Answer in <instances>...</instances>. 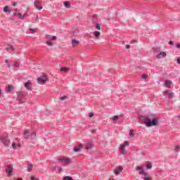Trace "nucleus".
<instances>
[{"instance_id": "20e7f679", "label": "nucleus", "mask_w": 180, "mask_h": 180, "mask_svg": "<svg viewBox=\"0 0 180 180\" xmlns=\"http://www.w3.org/2000/svg\"><path fill=\"white\" fill-rule=\"evenodd\" d=\"M25 139H34L36 137V132H29V131H25L23 133Z\"/></svg>"}, {"instance_id": "4d7b16f0", "label": "nucleus", "mask_w": 180, "mask_h": 180, "mask_svg": "<svg viewBox=\"0 0 180 180\" xmlns=\"http://www.w3.org/2000/svg\"><path fill=\"white\" fill-rule=\"evenodd\" d=\"M13 6H16V3H14V4H13Z\"/></svg>"}, {"instance_id": "a19ab883", "label": "nucleus", "mask_w": 180, "mask_h": 180, "mask_svg": "<svg viewBox=\"0 0 180 180\" xmlns=\"http://www.w3.org/2000/svg\"><path fill=\"white\" fill-rule=\"evenodd\" d=\"M60 99L61 101H64V99H67V96H62L60 97Z\"/></svg>"}, {"instance_id": "39448f33", "label": "nucleus", "mask_w": 180, "mask_h": 180, "mask_svg": "<svg viewBox=\"0 0 180 180\" xmlns=\"http://www.w3.org/2000/svg\"><path fill=\"white\" fill-rule=\"evenodd\" d=\"M0 140L6 147H9V143L11 141L8 139V136H1L0 137Z\"/></svg>"}, {"instance_id": "052dcab7", "label": "nucleus", "mask_w": 180, "mask_h": 180, "mask_svg": "<svg viewBox=\"0 0 180 180\" xmlns=\"http://www.w3.org/2000/svg\"><path fill=\"white\" fill-rule=\"evenodd\" d=\"M37 19L39 18V15H37Z\"/></svg>"}, {"instance_id": "13d9d810", "label": "nucleus", "mask_w": 180, "mask_h": 180, "mask_svg": "<svg viewBox=\"0 0 180 180\" xmlns=\"http://www.w3.org/2000/svg\"><path fill=\"white\" fill-rule=\"evenodd\" d=\"M2 95V91L0 89V96Z\"/></svg>"}, {"instance_id": "f8f14e48", "label": "nucleus", "mask_w": 180, "mask_h": 180, "mask_svg": "<svg viewBox=\"0 0 180 180\" xmlns=\"http://www.w3.org/2000/svg\"><path fill=\"white\" fill-rule=\"evenodd\" d=\"M92 148H94V142L90 141L86 145V150H92Z\"/></svg>"}, {"instance_id": "f03ea898", "label": "nucleus", "mask_w": 180, "mask_h": 180, "mask_svg": "<svg viewBox=\"0 0 180 180\" xmlns=\"http://www.w3.org/2000/svg\"><path fill=\"white\" fill-rule=\"evenodd\" d=\"M144 123L147 127H151V126H157L158 124V119L153 118V120L146 118L144 120Z\"/></svg>"}, {"instance_id": "4be33fe9", "label": "nucleus", "mask_w": 180, "mask_h": 180, "mask_svg": "<svg viewBox=\"0 0 180 180\" xmlns=\"http://www.w3.org/2000/svg\"><path fill=\"white\" fill-rule=\"evenodd\" d=\"M122 171H123V167H119L117 170H115V174L116 175H119V174H120V172H122Z\"/></svg>"}, {"instance_id": "c03bdc74", "label": "nucleus", "mask_w": 180, "mask_h": 180, "mask_svg": "<svg viewBox=\"0 0 180 180\" xmlns=\"http://www.w3.org/2000/svg\"><path fill=\"white\" fill-rule=\"evenodd\" d=\"M14 67H15V68H19V65L17 64V63H15V64L14 65Z\"/></svg>"}, {"instance_id": "bb28decb", "label": "nucleus", "mask_w": 180, "mask_h": 180, "mask_svg": "<svg viewBox=\"0 0 180 180\" xmlns=\"http://www.w3.org/2000/svg\"><path fill=\"white\" fill-rule=\"evenodd\" d=\"M37 5H40V1H39V0H35L34 1V8H37Z\"/></svg>"}, {"instance_id": "864d4df0", "label": "nucleus", "mask_w": 180, "mask_h": 180, "mask_svg": "<svg viewBox=\"0 0 180 180\" xmlns=\"http://www.w3.org/2000/svg\"><path fill=\"white\" fill-rule=\"evenodd\" d=\"M142 78H143V79H145V78H146V75H142Z\"/></svg>"}, {"instance_id": "c85d7f7f", "label": "nucleus", "mask_w": 180, "mask_h": 180, "mask_svg": "<svg viewBox=\"0 0 180 180\" xmlns=\"http://www.w3.org/2000/svg\"><path fill=\"white\" fill-rule=\"evenodd\" d=\"M174 151L176 153H179V151H180V146H176L175 148H174Z\"/></svg>"}, {"instance_id": "37998d69", "label": "nucleus", "mask_w": 180, "mask_h": 180, "mask_svg": "<svg viewBox=\"0 0 180 180\" xmlns=\"http://www.w3.org/2000/svg\"><path fill=\"white\" fill-rule=\"evenodd\" d=\"M31 180H39V179L34 177V176H32L31 177Z\"/></svg>"}, {"instance_id": "bf43d9fd", "label": "nucleus", "mask_w": 180, "mask_h": 180, "mask_svg": "<svg viewBox=\"0 0 180 180\" xmlns=\"http://www.w3.org/2000/svg\"><path fill=\"white\" fill-rule=\"evenodd\" d=\"M177 117H179V119L180 120V114L177 116Z\"/></svg>"}, {"instance_id": "412c9836", "label": "nucleus", "mask_w": 180, "mask_h": 180, "mask_svg": "<svg viewBox=\"0 0 180 180\" xmlns=\"http://www.w3.org/2000/svg\"><path fill=\"white\" fill-rule=\"evenodd\" d=\"M94 35L95 39H99V37H101V32H99L98 31H94Z\"/></svg>"}, {"instance_id": "7c9ffc66", "label": "nucleus", "mask_w": 180, "mask_h": 180, "mask_svg": "<svg viewBox=\"0 0 180 180\" xmlns=\"http://www.w3.org/2000/svg\"><path fill=\"white\" fill-rule=\"evenodd\" d=\"M63 180H72V177L70 176H65V177H63Z\"/></svg>"}, {"instance_id": "8fccbe9b", "label": "nucleus", "mask_w": 180, "mask_h": 180, "mask_svg": "<svg viewBox=\"0 0 180 180\" xmlns=\"http://www.w3.org/2000/svg\"><path fill=\"white\" fill-rule=\"evenodd\" d=\"M134 43H136L135 40L131 41V44H134Z\"/></svg>"}, {"instance_id": "58836bf2", "label": "nucleus", "mask_w": 180, "mask_h": 180, "mask_svg": "<svg viewBox=\"0 0 180 180\" xmlns=\"http://www.w3.org/2000/svg\"><path fill=\"white\" fill-rule=\"evenodd\" d=\"M37 9H38V11H41V9H43V6H39V7H38V6H37V7H35Z\"/></svg>"}, {"instance_id": "5701e85b", "label": "nucleus", "mask_w": 180, "mask_h": 180, "mask_svg": "<svg viewBox=\"0 0 180 180\" xmlns=\"http://www.w3.org/2000/svg\"><path fill=\"white\" fill-rule=\"evenodd\" d=\"M4 12L5 13H11V9L9 8V6H6L4 8Z\"/></svg>"}, {"instance_id": "09e8293b", "label": "nucleus", "mask_w": 180, "mask_h": 180, "mask_svg": "<svg viewBox=\"0 0 180 180\" xmlns=\"http://www.w3.org/2000/svg\"><path fill=\"white\" fill-rule=\"evenodd\" d=\"M58 171H63V168H61V167H58Z\"/></svg>"}, {"instance_id": "7ed1b4c3", "label": "nucleus", "mask_w": 180, "mask_h": 180, "mask_svg": "<svg viewBox=\"0 0 180 180\" xmlns=\"http://www.w3.org/2000/svg\"><path fill=\"white\" fill-rule=\"evenodd\" d=\"M59 162L63 164V165H70L72 162V160L70 158L63 157L59 159Z\"/></svg>"}, {"instance_id": "1a4fd4ad", "label": "nucleus", "mask_w": 180, "mask_h": 180, "mask_svg": "<svg viewBox=\"0 0 180 180\" xmlns=\"http://www.w3.org/2000/svg\"><path fill=\"white\" fill-rule=\"evenodd\" d=\"M5 50H6V51L8 53H12V51H15V48L13 45L8 44L5 46Z\"/></svg>"}, {"instance_id": "680f3d73", "label": "nucleus", "mask_w": 180, "mask_h": 180, "mask_svg": "<svg viewBox=\"0 0 180 180\" xmlns=\"http://www.w3.org/2000/svg\"><path fill=\"white\" fill-rule=\"evenodd\" d=\"M17 180H22V179H17Z\"/></svg>"}, {"instance_id": "3c124183", "label": "nucleus", "mask_w": 180, "mask_h": 180, "mask_svg": "<svg viewBox=\"0 0 180 180\" xmlns=\"http://www.w3.org/2000/svg\"><path fill=\"white\" fill-rule=\"evenodd\" d=\"M86 36H87L88 37H92L91 36V34H86Z\"/></svg>"}, {"instance_id": "e433bc0d", "label": "nucleus", "mask_w": 180, "mask_h": 180, "mask_svg": "<svg viewBox=\"0 0 180 180\" xmlns=\"http://www.w3.org/2000/svg\"><path fill=\"white\" fill-rule=\"evenodd\" d=\"M96 29H97V30H101V25H99V24H96Z\"/></svg>"}, {"instance_id": "a211bd4d", "label": "nucleus", "mask_w": 180, "mask_h": 180, "mask_svg": "<svg viewBox=\"0 0 180 180\" xmlns=\"http://www.w3.org/2000/svg\"><path fill=\"white\" fill-rule=\"evenodd\" d=\"M81 148H82V143H79L78 148H74L73 151L75 153H79V151H81Z\"/></svg>"}, {"instance_id": "9d476101", "label": "nucleus", "mask_w": 180, "mask_h": 180, "mask_svg": "<svg viewBox=\"0 0 180 180\" xmlns=\"http://www.w3.org/2000/svg\"><path fill=\"white\" fill-rule=\"evenodd\" d=\"M46 82H47V77L46 76H42L37 79L38 84H46Z\"/></svg>"}, {"instance_id": "4c0bfd02", "label": "nucleus", "mask_w": 180, "mask_h": 180, "mask_svg": "<svg viewBox=\"0 0 180 180\" xmlns=\"http://www.w3.org/2000/svg\"><path fill=\"white\" fill-rule=\"evenodd\" d=\"M94 112H90L89 114V117H94Z\"/></svg>"}, {"instance_id": "4468645a", "label": "nucleus", "mask_w": 180, "mask_h": 180, "mask_svg": "<svg viewBox=\"0 0 180 180\" xmlns=\"http://www.w3.org/2000/svg\"><path fill=\"white\" fill-rule=\"evenodd\" d=\"M24 96H25V93L23 91H20V92L18 93L17 99L18 101H22V99H23Z\"/></svg>"}, {"instance_id": "5fc2aeb1", "label": "nucleus", "mask_w": 180, "mask_h": 180, "mask_svg": "<svg viewBox=\"0 0 180 180\" xmlns=\"http://www.w3.org/2000/svg\"><path fill=\"white\" fill-rule=\"evenodd\" d=\"M127 49H130V45H127Z\"/></svg>"}, {"instance_id": "aec40b11", "label": "nucleus", "mask_w": 180, "mask_h": 180, "mask_svg": "<svg viewBox=\"0 0 180 180\" xmlns=\"http://www.w3.org/2000/svg\"><path fill=\"white\" fill-rule=\"evenodd\" d=\"M11 147H13V150H16L18 147H20V145H19V143H17L16 142H13L11 144Z\"/></svg>"}, {"instance_id": "0eeeda50", "label": "nucleus", "mask_w": 180, "mask_h": 180, "mask_svg": "<svg viewBox=\"0 0 180 180\" xmlns=\"http://www.w3.org/2000/svg\"><path fill=\"white\" fill-rule=\"evenodd\" d=\"M6 172L8 176H12V172H13V166L12 165H8L6 169Z\"/></svg>"}, {"instance_id": "dca6fc26", "label": "nucleus", "mask_w": 180, "mask_h": 180, "mask_svg": "<svg viewBox=\"0 0 180 180\" xmlns=\"http://www.w3.org/2000/svg\"><path fill=\"white\" fill-rule=\"evenodd\" d=\"M171 85H172V81L171 80H166L165 82V86L166 88H171Z\"/></svg>"}, {"instance_id": "603ef678", "label": "nucleus", "mask_w": 180, "mask_h": 180, "mask_svg": "<svg viewBox=\"0 0 180 180\" xmlns=\"http://www.w3.org/2000/svg\"><path fill=\"white\" fill-rule=\"evenodd\" d=\"M7 67H8V68H11V65H10L9 63H8V64H7Z\"/></svg>"}, {"instance_id": "423d86ee", "label": "nucleus", "mask_w": 180, "mask_h": 180, "mask_svg": "<svg viewBox=\"0 0 180 180\" xmlns=\"http://www.w3.org/2000/svg\"><path fill=\"white\" fill-rule=\"evenodd\" d=\"M128 146L129 143L127 141H124L123 144L120 146V151H121V154H122L123 155L126 154V150H124V148H126V147H128Z\"/></svg>"}, {"instance_id": "72a5a7b5", "label": "nucleus", "mask_w": 180, "mask_h": 180, "mask_svg": "<svg viewBox=\"0 0 180 180\" xmlns=\"http://www.w3.org/2000/svg\"><path fill=\"white\" fill-rule=\"evenodd\" d=\"M46 44H47V46H53V41H46Z\"/></svg>"}, {"instance_id": "c9c22d12", "label": "nucleus", "mask_w": 180, "mask_h": 180, "mask_svg": "<svg viewBox=\"0 0 180 180\" xmlns=\"http://www.w3.org/2000/svg\"><path fill=\"white\" fill-rule=\"evenodd\" d=\"M129 136H130V137H134V133H133V131H132V130H130V131H129Z\"/></svg>"}, {"instance_id": "2f4dec72", "label": "nucleus", "mask_w": 180, "mask_h": 180, "mask_svg": "<svg viewBox=\"0 0 180 180\" xmlns=\"http://www.w3.org/2000/svg\"><path fill=\"white\" fill-rule=\"evenodd\" d=\"M19 15V12H18L17 9H14V13H13V15L14 16H18Z\"/></svg>"}, {"instance_id": "c756f323", "label": "nucleus", "mask_w": 180, "mask_h": 180, "mask_svg": "<svg viewBox=\"0 0 180 180\" xmlns=\"http://www.w3.org/2000/svg\"><path fill=\"white\" fill-rule=\"evenodd\" d=\"M118 119H119V116L115 115L112 117L111 120H112V122H116V120H117Z\"/></svg>"}, {"instance_id": "6e6d98bb", "label": "nucleus", "mask_w": 180, "mask_h": 180, "mask_svg": "<svg viewBox=\"0 0 180 180\" xmlns=\"http://www.w3.org/2000/svg\"><path fill=\"white\" fill-rule=\"evenodd\" d=\"M5 63H6V64H8V60H7V59H6V60H5Z\"/></svg>"}, {"instance_id": "9b49d317", "label": "nucleus", "mask_w": 180, "mask_h": 180, "mask_svg": "<svg viewBox=\"0 0 180 180\" xmlns=\"http://www.w3.org/2000/svg\"><path fill=\"white\" fill-rule=\"evenodd\" d=\"M32 85V82L30 80H28L27 82L24 84L25 88L26 89H28V91H32V87L30 86Z\"/></svg>"}, {"instance_id": "6e6552de", "label": "nucleus", "mask_w": 180, "mask_h": 180, "mask_svg": "<svg viewBox=\"0 0 180 180\" xmlns=\"http://www.w3.org/2000/svg\"><path fill=\"white\" fill-rule=\"evenodd\" d=\"M164 96H168L169 99H172L174 98V93L171 92L169 90H167L163 93Z\"/></svg>"}, {"instance_id": "cd10ccee", "label": "nucleus", "mask_w": 180, "mask_h": 180, "mask_svg": "<svg viewBox=\"0 0 180 180\" xmlns=\"http://www.w3.org/2000/svg\"><path fill=\"white\" fill-rule=\"evenodd\" d=\"M146 168L147 169H151L153 168V165L150 162H148L146 163Z\"/></svg>"}, {"instance_id": "473e14b6", "label": "nucleus", "mask_w": 180, "mask_h": 180, "mask_svg": "<svg viewBox=\"0 0 180 180\" xmlns=\"http://www.w3.org/2000/svg\"><path fill=\"white\" fill-rule=\"evenodd\" d=\"M30 30L31 32V33H34V32H37V28H30Z\"/></svg>"}, {"instance_id": "6ab92c4d", "label": "nucleus", "mask_w": 180, "mask_h": 180, "mask_svg": "<svg viewBox=\"0 0 180 180\" xmlns=\"http://www.w3.org/2000/svg\"><path fill=\"white\" fill-rule=\"evenodd\" d=\"M79 44V41H77V39H72V47H75Z\"/></svg>"}, {"instance_id": "79ce46f5", "label": "nucleus", "mask_w": 180, "mask_h": 180, "mask_svg": "<svg viewBox=\"0 0 180 180\" xmlns=\"http://www.w3.org/2000/svg\"><path fill=\"white\" fill-rule=\"evenodd\" d=\"M169 44L170 46H174V41H169Z\"/></svg>"}, {"instance_id": "393cba45", "label": "nucleus", "mask_w": 180, "mask_h": 180, "mask_svg": "<svg viewBox=\"0 0 180 180\" xmlns=\"http://www.w3.org/2000/svg\"><path fill=\"white\" fill-rule=\"evenodd\" d=\"M18 16L19 19H21L23 20V19H25V18L26 16V13L22 15V13H19Z\"/></svg>"}, {"instance_id": "f257e3e1", "label": "nucleus", "mask_w": 180, "mask_h": 180, "mask_svg": "<svg viewBox=\"0 0 180 180\" xmlns=\"http://www.w3.org/2000/svg\"><path fill=\"white\" fill-rule=\"evenodd\" d=\"M136 171H139V175H143V180H151V177L148 175V172L144 171V167L143 166L136 167Z\"/></svg>"}, {"instance_id": "49530a36", "label": "nucleus", "mask_w": 180, "mask_h": 180, "mask_svg": "<svg viewBox=\"0 0 180 180\" xmlns=\"http://www.w3.org/2000/svg\"><path fill=\"white\" fill-rule=\"evenodd\" d=\"M91 133H93V134L96 133V129H93V130H91Z\"/></svg>"}, {"instance_id": "ea45409f", "label": "nucleus", "mask_w": 180, "mask_h": 180, "mask_svg": "<svg viewBox=\"0 0 180 180\" xmlns=\"http://www.w3.org/2000/svg\"><path fill=\"white\" fill-rule=\"evenodd\" d=\"M56 39H57V37L53 35L51 37V40H56Z\"/></svg>"}, {"instance_id": "a878e982", "label": "nucleus", "mask_w": 180, "mask_h": 180, "mask_svg": "<svg viewBox=\"0 0 180 180\" xmlns=\"http://www.w3.org/2000/svg\"><path fill=\"white\" fill-rule=\"evenodd\" d=\"M69 69L67 68H60L61 72H68Z\"/></svg>"}, {"instance_id": "b1692460", "label": "nucleus", "mask_w": 180, "mask_h": 180, "mask_svg": "<svg viewBox=\"0 0 180 180\" xmlns=\"http://www.w3.org/2000/svg\"><path fill=\"white\" fill-rule=\"evenodd\" d=\"M64 6H65V8H67L68 9H70V8H71V6L70 4V1H65L64 3Z\"/></svg>"}, {"instance_id": "ddd939ff", "label": "nucleus", "mask_w": 180, "mask_h": 180, "mask_svg": "<svg viewBox=\"0 0 180 180\" xmlns=\"http://www.w3.org/2000/svg\"><path fill=\"white\" fill-rule=\"evenodd\" d=\"M167 57V53L165 52H160L158 54V58L161 60V58H165Z\"/></svg>"}, {"instance_id": "2eb2a0df", "label": "nucleus", "mask_w": 180, "mask_h": 180, "mask_svg": "<svg viewBox=\"0 0 180 180\" xmlns=\"http://www.w3.org/2000/svg\"><path fill=\"white\" fill-rule=\"evenodd\" d=\"M13 89H15V87L12 85H8L6 88V92L7 94L11 93V91H13Z\"/></svg>"}, {"instance_id": "f3484780", "label": "nucleus", "mask_w": 180, "mask_h": 180, "mask_svg": "<svg viewBox=\"0 0 180 180\" xmlns=\"http://www.w3.org/2000/svg\"><path fill=\"white\" fill-rule=\"evenodd\" d=\"M32 169H33V164L28 162V164L27 165V172H32Z\"/></svg>"}, {"instance_id": "de8ad7c7", "label": "nucleus", "mask_w": 180, "mask_h": 180, "mask_svg": "<svg viewBox=\"0 0 180 180\" xmlns=\"http://www.w3.org/2000/svg\"><path fill=\"white\" fill-rule=\"evenodd\" d=\"M176 47L177 49H180V44H177L176 45Z\"/></svg>"}, {"instance_id": "f704fd0d", "label": "nucleus", "mask_w": 180, "mask_h": 180, "mask_svg": "<svg viewBox=\"0 0 180 180\" xmlns=\"http://www.w3.org/2000/svg\"><path fill=\"white\" fill-rule=\"evenodd\" d=\"M45 39H46V40H51V36L46 34Z\"/></svg>"}, {"instance_id": "a18cd8bd", "label": "nucleus", "mask_w": 180, "mask_h": 180, "mask_svg": "<svg viewBox=\"0 0 180 180\" xmlns=\"http://www.w3.org/2000/svg\"><path fill=\"white\" fill-rule=\"evenodd\" d=\"M177 64H180V57L177 58Z\"/></svg>"}]
</instances>
